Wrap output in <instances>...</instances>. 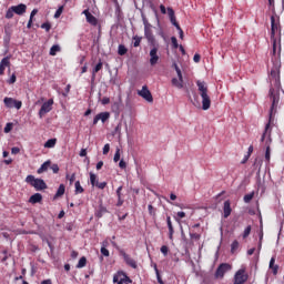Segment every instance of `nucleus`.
Returning <instances> with one entry per match:
<instances>
[{"label":"nucleus","instance_id":"f257e3e1","mask_svg":"<svg viewBox=\"0 0 284 284\" xmlns=\"http://www.w3.org/2000/svg\"><path fill=\"white\" fill-rule=\"evenodd\" d=\"M197 92L200 93V97L202 99V110H210L212 105V100L210 99V95L207 94V83L205 81L197 80Z\"/></svg>","mask_w":284,"mask_h":284},{"label":"nucleus","instance_id":"f03ea898","mask_svg":"<svg viewBox=\"0 0 284 284\" xmlns=\"http://www.w3.org/2000/svg\"><path fill=\"white\" fill-rule=\"evenodd\" d=\"M111 245L119 252V256H122L125 265L129 267H132V270H136L139 267V264H136V261H134L132 257H130V254L125 253V250L121 248L114 240H111Z\"/></svg>","mask_w":284,"mask_h":284},{"label":"nucleus","instance_id":"7ed1b4c3","mask_svg":"<svg viewBox=\"0 0 284 284\" xmlns=\"http://www.w3.org/2000/svg\"><path fill=\"white\" fill-rule=\"evenodd\" d=\"M276 32H281V22H276L274 16L271 17V41L273 43V52H276Z\"/></svg>","mask_w":284,"mask_h":284},{"label":"nucleus","instance_id":"20e7f679","mask_svg":"<svg viewBox=\"0 0 284 284\" xmlns=\"http://www.w3.org/2000/svg\"><path fill=\"white\" fill-rule=\"evenodd\" d=\"M143 24H144V37L149 43V45H159L156 43V38L154 37V33L152 31V24H150V22H148V20H143Z\"/></svg>","mask_w":284,"mask_h":284},{"label":"nucleus","instance_id":"39448f33","mask_svg":"<svg viewBox=\"0 0 284 284\" xmlns=\"http://www.w3.org/2000/svg\"><path fill=\"white\" fill-rule=\"evenodd\" d=\"M26 182L34 187L36 192H43V190H48V184L43 179H26Z\"/></svg>","mask_w":284,"mask_h":284},{"label":"nucleus","instance_id":"423d86ee","mask_svg":"<svg viewBox=\"0 0 284 284\" xmlns=\"http://www.w3.org/2000/svg\"><path fill=\"white\" fill-rule=\"evenodd\" d=\"M232 264L230 263H221L217 268L215 270L214 277L215 278H223L227 272H231Z\"/></svg>","mask_w":284,"mask_h":284},{"label":"nucleus","instance_id":"0eeeda50","mask_svg":"<svg viewBox=\"0 0 284 284\" xmlns=\"http://www.w3.org/2000/svg\"><path fill=\"white\" fill-rule=\"evenodd\" d=\"M53 105H54L53 99H49L48 101L43 102V104L41 105V108L38 112L39 119H43V116H45V114H48L49 112H52Z\"/></svg>","mask_w":284,"mask_h":284},{"label":"nucleus","instance_id":"6e6552de","mask_svg":"<svg viewBox=\"0 0 284 284\" xmlns=\"http://www.w3.org/2000/svg\"><path fill=\"white\" fill-rule=\"evenodd\" d=\"M3 103H4V106L8 108L9 110H12V108H16V110H21V108L23 106V102L14 98L6 97L3 99Z\"/></svg>","mask_w":284,"mask_h":284},{"label":"nucleus","instance_id":"1a4fd4ad","mask_svg":"<svg viewBox=\"0 0 284 284\" xmlns=\"http://www.w3.org/2000/svg\"><path fill=\"white\" fill-rule=\"evenodd\" d=\"M139 97L148 101V103H154V98L152 97V92L148 89V85H143L142 90L138 91Z\"/></svg>","mask_w":284,"mask_h":284},{"label":"nucleus","instance_id":"9d476101","mask_svg":"<svg viewBox=\"0 0 284 284\" xmlns=\"http://www.w3.org/2000/svg\"><path fill=\"white\" fill-rule=\"evenodd\" d=\"M250 276L247 275V274H245V268H240L236 273H235V275H234V281L236 282V283H242V284H245V283H247V278H248Z\"/></svg>","mask_w":284,"mask_h":284},{"label":"nucleus","instance_id":"9b49d317","mask_svg":"<svg viewBox=\"0 0 284 284\" xmlns=\"http://www.w3.org/2000/svg\"><path fill=\"white\" fill-rule=\"evenodd\" d=\"M151 51H150V64L151 65H156L159 63V47L158 45H151Z\"/></svg>","mask_w":284,"mask_h":284},{"label":"nucleus","instance_id":"f8f14e48","mask_svg":"<svg viewBox=\"0 0 284 284\" xmlns=\"http://www.w3.org/2000/svg\"><path fill=\"white\" fill-rule=\"evenodd\" d=\"M103 214H108V207L103 205V200H100L99 206L95 210L94 216L95 219H103Z\"/></svg>","mask_w":284,"mask_h":284},{"label":"nucleus","instance_id":"ddd939ff","mask_svg":"<svg viewBox=\"0 0 284 284\" xmlns=\"http://www.w3.org/2000/svg\"><path fill=\"white\" fill-rule=\"evenodd\" d=\"M82 14L85 16L87 21L90 23V26H98L99 24V20L97 19V17H94L90 10L85 9Z\"/></svg>","mask_w":284,"mask_h":284},{"label":"nucleus","instance_id":"4468645a","mask_svg":"<svg viewBox=\"0 0 284 284\" xmlns=\"http://www.w3.org/2000/svg\"><path fill=\"white\" fill-rule=\"evenodd\" d=\"M108 119H110V112H101L94 116L93 125H97V123H99V121H102V123H105V121H108Z\"/></svg>","mask_w":284,"mask_h":284},{"label":"nucleus","instance_id":"2eb2a0df","mask_svg":"<svg viewBox=\"0 0 284 284\" xmlns=\"http://www.w3.org/2000/svg\"><path fill=\"white\" fill-rule=\"evenodd\" d=\"M232 214V202L230 200L224 201L223 205V217L230 219V215Z\"/></svg>","mask_w":284,"mask_h":284},{"label":"nucleus","instance_id":"dca6fc26","mask_svg":"<svg viewBox=\"0 0 284 284\" xmlns=\"http://www.w3.org/2000/svg\"><path fill=\"white\" fill-rule=\"evenodd\" d=\"M270 97L272 100V106L270 111V121H272V113L274 112V108H277L278 105V98H276V94H274V90H270Z\"/></svg>","mask_w":284,"mask_h":284},{"label":"nucleus","instance_id":"f3484780","mask_svg":"<svg viewBox=\"0 0 284 284\" xmlns=\"http://www.w3.org/2000/svg\"><path fill=\"white\" fill-rule=\"evenodd\" d=\"M14 11V14H19L20 17L22 14H26L27 10H28V6L23 4V3H20L18 6H12L11 7Z\"/></svg>","mask_w":284,"mask_h":284},{"label":"nucleus","instance_id":"a211bd4d","mask_svg":"<svg viewBox=\"0 0 284 284\" xmlns=\"http://www.w3.org/2000/svg\"><path fill=\"white\" fill-rule=\"evenodd\" d=\"M166 225L169 229V239L170 241H174V225H172V217L170 215L166 216Z\"/></svg>","mask_w":284,"mask_h":284},{"label":"nucleus","instance_id":"6ab92c4d","mask_svg":"<svg viewBox=\"0 0 284 284\" xmlns=\"http://www.w3.org/2000/svg\"><path fill=\"white\" fill-rule=\"evenodd\" d=\"M43 201V195L41 193H34L29 197V203L31 205H37V203H41Z\"/></svg>","mask_w":284,"mask_h":284},{"label":"nucleus","instance_id":"aec40b11","mask_svg":"<svg viewBox=\"0 0 284 284\" xmlns=\"http://www.w3.org/2000/svg\"><path fill=\"white\" fill-rule=\"evenodd\" d=\"M91 185L98 187L99 190H105L108 182H99V179H90Z\"/></svg>","mask_w":284,"mask_h":284},{"label":"nucleus","instance_id":"412c9836","mask_svg":"<svg viewBox=\"0 0 284 284\" xmlns=\"http://www.w3.org/2000/svg\"><path fill=\"white\" fill-rule=\"evenodd\" d=\"M101 255L100 261H103V256L108 257L110 256V251L108 250V241L102 242V246L100 248Z\"/></svg>","mask_w":284,"mask_h":284},{"label":"nucleus","instance_id":"4be33fe9","mask_svg":"<svg viewBox=\"0 0 284 284\" xmlns=\"http://www.w3.org/2000/svg\"><path fill=\"white\" fill-rule=\"evenodd\" d=\"M268 267L272 270L274 276L278 274V265L276 264V257H271Z\"/></svg>","mask_w":284,"mask_h":284},{"label":"nucleus","instance_id":"5701e85b","mask_svg":"<svg viewBox=\"0 0 284 284\" xmlns=\"http://www.w3.org/2000/svg\"><path fill=\"white\" fill-rule=\"evenodd\" d=\"M116 274L120 277V280L123 281V283L132 284V278H130V276H128V273H125L124 271H118Z\"/></svg>","mask_w":284,"mask_h":284},{"label":"nucleus","instance_id":"b1692460","mask_svg":"<svg viewBox=\"0 0 284 284\" xmlns=\"http://www.w3.org/2000/svg\"><path fill=\"white\" fill-rule=\"evenodd\" d=\"M65 194V184H60L55 194L53 195V201H57V199H61Z\"/></svg>","mask_w":284,"mask_h":284},{"label":"nucleus","instance_id":"393cba45","mask_svg":"<svg viewBox=\"0 0 284 284\" xmlns=\"http://www.w3.org/2000/svg\"><path fill=\"white\" fill-rule=\"evenodd\" d=\"M171 83H172L173 88H178V90H183V75H182V79L173 78L171 80Z\"/></svg>","mask_w":284,"mask_h":284},{"label":"nucleus","instance_id":"a878e982","mask_svg":"<svg viewBox=\"0 0 284 284\" xmlns=\"http://www.w3.org/2000/svg\"><path fill=\"white\" fill-rule=\"evenodd\" d=\"M260 223H261V230L258 233L257 252H261V248L263 247V220H260Z\"/></svg>","mask_w":284,"mask_h":284},{"label":"nucleus","instance_id":"bb28decb","mask_svg":"<svg viewBox=\"0 0 284 284\" xmlns=\"http://www.w3.org/2000/svg\"><path fill=\"white\" fill-rule=\"evenodd\" d=\"M166 10H168L169 19H170L172 26L178 24L179 22L176 21V16L174 14V9L169 7Z\"/></svg>","mask_w":284,"mask_h":284},{"label":"nucleus","instance_id":"cd10ccee","mask_svg":"<svg viewBox=\"0 0 284 284\" xmlns=\"http://www.w3.org/2000/svg\"><path fill=\"white\" fill-rule=\"evenodd\" d=\"M100 70H103V62L101 60H99V63L93 68L92 81H94V79H97V72H99Z\"/></svg>","mask_w":284,"mask_h":284},{"label":"nucleus","instance_id":"c85d7f7f","mask_svg":"<svg viewBox=\"0 0 284 284\" xmlns=\"http://www.w3.org/2000/svg\"><path fill=\"white\" fill-rule=\"evenodd\" d=\"M52 165L51 161L44 162L41 168L38 169V174H43V172H48V169Z\"/></svg>","mask_w":284,"mask_h":284},{"label":"nucleus","instance_id":"c756f323","mask_svg":"<svg viewBox=\"0 0 284 284\" xmlns=\"http://www.w3.org/2000/svg\"><path fill=\"white\" fill-rule=\"evenodd\" d=\"M74 194H83V192H85V189H83V186H81V182L78 180L74 183Z\"/></svg>","mask_w":284,"mask_h":284},{"label":"nucleus","instance_id":"7c9ffc66","mask_svg":"<svg viewBox=\"0 0 284 284\" xmlns=\"http://www.w3.org/2000/svg\"><path fill=\"white\" fill-rule=\"evenodd\" d=\"M85 265H88V257L82 256V257H80V260H79V262H78L75 267L78 270H82V267H85Z\"/></svg>","mask_w":284,"mask_h":284},{"label":"nucleus","instance_id":"2f4dec72","mask_svg":"<svg viewBox=\"0 0 284 284\" xmlns=\"http://www.w3.org/2000/svg\"><path fill=\"white\" fill-rule=\"evenodd\" d=\"M57 52H61V47L59 44H54L51 47L49 54L51 57H57Z\"/></svg>","mask_w":284,"mask_h":284},{"label":"nucleus","instance_id":"473e14b6","mask_svg":"<svg viewBox=\"0 0 284 284\" xmlns=\"http://www.w3.org/2000/svg\"><path fill=\"white\" fill-rule=\"evenodd\" d=\"M118 54L120 57H125V54H128V48H125L123 44H119Z\"/></svg>","mask_w":284,"mask_h":284},{"label":"nucleus","instance_id":"72a5a7b5","mask_svg":"<svg viewBox=\"0 0 284 284\" xmlns=\"http://www.w3.org/2000/svg\"><path fill=\"white\" fill-rule=\"evenodd\" d=\"M0 67L2 68H10V57L7 55L6 58H3L0 62Z\"/></svg>","mask_w":284,"mask_h":284},{"label":"nucleus","instance_id":"f704fd0d","mask_svg":"<svg viewBox=\"0 0 284 284\" xmlns=\"http://www.w3.org/2000/svg\"><path fill=\"white\" fill-rule=\"evenodd\" d=\"M54 145H57V139H49V140L44 143V148H54Z\"/></svg>","mask_w":284,"mask_h":284},{"label":"nucleus","instance_id":"c9c22d12","mask_svg":"<svg viewBox=\"0 0 284 284\" xmlns=\"http://www.w3.org/2000/svg\"><path fill=\"white\" fill-rule=\"evenodd\" d=\"M64 8H65V4L60 6V7L58 8V10H57L55 13H54V19H59V18L61 17V14H63Z\"/></svg>","mask_w":284,"mask_h":284},{"label":"nucleus","instance_id":"e433bc0d","mask_svg":"<svg viewBox=\"0 0 284 284\" xmlns=\"http://www.w3.org/2000/svg\"><path fill=\"white\" fill-rule=\"evenodd\" d=\"M252 199H254V192L245 194L243 201L244 203H252Z\"/></svg>","mask_w":284,"mask_h":284},{"label":"nucleus","instance_id":"4c0bfd02","mask_svg":"<svg viewBox=\"0 0 284 284\" xmlns=\"http://www.w3.org/2000/svg\"><path fill=\"white\" fill-rule=\"evenodd\" d=\"M172 68H174V70H175V72H176V74H178V79H182V72H181V68H179V64H176V62H174L173 64H172Z\"/></svg>","mask_w":284,"mask_h":284},{"label":"nucleus","instance_id":"58836bf2","mask_svg":"<svg viewBox=\"0 0 284 284\" xmlns=\"http://www.w3.org/2000/svg\"><path fill=\"white\" fill-rule=\"evenodd\" d=\"M252 234V225H247L243 232V239H247Z\"/></svg>","mask_w":284,"mask_h":284},{"label":"nucleus","instance_id":"ea45409f","mask_svg":"<svg viewBox=\"0 0 284 284\" xmlns=\"http://www.w3.org/2000/svg\"><path fill=\"white\" fill-rule=\"evenodd\" d=\"M155 276L159 284H165L163 277H161V272L159 271V268H155Z\"/></svg>","mask_w":284,"mask_h":284},{"label":"nucleus","instance_id":"a19ab883","mask_svg":"<svg viewBox=\"0 0 284 284\" xmlns=\"http://www.w3.org/2000/svg\"><path fill=\"white\" fill-rule=\"evenodd\" d=\"M236 250H239V242H237V240H234L231 244V254H234V252H236Z\"/></svg>","mask_w":284,"mask_h":284},{"label":"nucleus","instance_id":"79ce46f5","mask_svg":"<svg viewBox=\"0 0 284 284\" xmlns=\"http://www.w3.org/2000/svg\"><path fill=\"white\" fill-rule=\"evenodd\" d=\"M14 17V9L10 7L6 12V19H12Z\"/></svg>","mask_w":284,"mask_h":284},{"label":"nucleus","instance_id":"37998d69","mask_svg":"<svg viewBox=\"0 0 284 284\" xmlns=\"http://www.w3.org/2000/svg\"><path fill=\"white\" fill-rule=\"evenodd\" d=\"M141 37H139V36H135V37H133V48H139V45H141Z\"/></svg>","mask_w":284,"mask_h":284},{"label":"nucleus","instance_id":"c03bdc74","mask_svg":"<svg viewBox=\"0 0 284 284\" xmlns=\"http://www.w3.org/2000/svg\"><path fill=\"white\" fill-rule=\"evenodd\" d=\"M171 43H172V48H173L174 50H178V49L180 48V45H179V40H176V37H172V38H171Z\"/></svg>","mask_w":284,"mask_h":284},{"label":"nucleus","instance_id":"a18cd8bd","mask_svg":"<svg viewBox=\"0 0 284 284\" xmlns=\"http://www.w3.org/2000/svg\"><path fill=\"white\" fill-rule=\"evenodd\" d=\"M150 216H156V209L152 204L148 205Z\"/></svg>","mask_w":284,"mask_h":284},{"label":"nucleus","instance_id":"49530a36","mask_svg":"<svg viewBox=\"0 0 284 284\" xmlns=\"http://www.w3.org/2000/svg\"><path fill=\"white\" fill-rule=\"evenodd\" d=\"M271 123H272V121L268 120V123L265 125V131H264V133L262 134V138H261L262 143H263V141H265V136L267 134V130H270Z\"/></svg>","mask_w":284,"mask_h":284},{"label":"nucleus","instance_id":"de8ad7c7","mask_svg":"<svg viewBox=\"0 0 284 284\" xmlns=\"http://www.w3.org/2000/svg\"><path fill=\"white\" fill-rule=\"evenodd\" d=\"M161 254H163V256H168V253L170 252V247H168V245H162L160 248Z\"/></svg>","mask_w":284,"mask_h":284},{"label":"nucleus","instance_id":"09e8293b","mask_svg":"<svg viewBox=\"0 0 284 284\" xmlns=\"http://www.w3.org/2000/svg\"><path fill=\"white\" fill-rule=\"evenodd\" d=\"M2 254H3V257L1 260V263H6V261H8V258H10V256H12V254H8V250H3Z\"/></svg>","mask_w":284,"mask_h":284},{"label":"nucleus","instance_id":"8fccbe9b","mask_svg":"<svg viewBox=\"0 0 284 284\" xmlns=\"http://www.w3.org/2000/svg\"><path fill=\"white\" fill-rule=\"evenodd\" d=\"M114 163H119V161H121V150H116L114 158H113Z\"/></svg>","mask_w":284,"mask_h":284},{"label":"nucleus","instance_id":"3c124183","mask_svg":"<svg viewBox=\"0 0 284 284\" xmlns=\"http://www.w3.org/2000/svg\"><path fill=\"white\" fill-rule=\"evenodd\" d=\"M7 83H9V85H13V83H17V74L12 73V75L10 77L9 80H7Z\"/></svg>","mask_w":284,"mask_h":284},{"label":"nucleus","instance_id":"603ef678","mask_svg":"<svg viewBox=\"0 0 284 284\" xmlns=\"http://www.w3.org/2000/svg\"><path fill=\"white\" fill-rule=\"evenodd\" d=\"M42 30H45V32H50L52 26L49 22H44L41 24Z\"/></svg>","mask_w":284,"mask_h":284},{"label":"nucleus","instance_id":"864d4df0","mask_svg":"<svg viewBox=\"0 0 284 284\" xmlns=\"http://www.w3.org/2000/svg\"><path fill=\"white\" fill-rule=\"evenodd\" d=\"M190 239L194 241H201V234L199 233H190Z\"/></svg>","mask_w":284,"mask_h":284},{"label":"nucleus","instance_id":"5fc2aeb1","mask_svg":"<svg viewBox=\"0 0 284 284\" xmlns=\"http://www.w3.org/2000/svg\"><path fill=\"white\" fill-rule=\"evenodd\" d=\"M113 283L123 284V281L119 277L118 273L113 275Z\"/></svg>","mask_w":284,"mask_h":284},{"label":"nucleus","instance_id":"6e6d98bb","mask_svg":"<svg viewBox=\"0 0 284 284\" xmlns=\"http://www.w3.org/2000/svg\"><path fill=\"white\" fill-rule=\"evenodd\" d=\"M12 132V123H7L6 126H4V133L8 134Z\"/></svg>","mask_w":284,"mask_h":284},{"label":"nucleus","instance_id":"4d7b16f0","mask_svg":"<svg viewBox=\"0 0 284 284\" xmlns=\"http://www.w3.org/2000/svg\"><path fill=\"white\" fill-rule=\"evenodd\" d=\"M49 168L52 170L53 174H58V172H59V164H51Z\"/></svg>","mask_w":284,"mask_h":284},{"label":"nucleus","instance_id":"13d9d810","mask_svg":"<svg viewBox=\"0 0 284 284\" xmlns=\"http://www.w3.org/2000/svg\"><path fill=\"white\" fill-rule=\"evenodd\" d=\"M179 219H185V212L183 211L178 212V217H175V221H178V223L180 222Z\"/></svg>","mask_w":284,"mask_h":284},{"label":"nucleus","instance_id":"bf43d9fd","mask_svg":"<svg viewBox=\"0 0 284 284\" xmlns=\"http://www.w3.org/2000/svg\"><path fill=\"white\" fill-rule=\"evenodd\" d=\"M65 230H67L68 232H72V230H74V223H67V224H65Z\"/></svg>","mask_w":284,"mask_h":284},{"label":"nucleus","instance_id":"052dcab7","mask_svg":"<svg viewBox=\"0 0 284 284\" xmlns=\"http://www.w3.org/2000/svg\"><path fill=\"white\" fill-rule=\"evenodd\" d=\"M102 153H103L104 155L110 153V144L106 143V144L103 146Z\"/></svg>","mask_w":284,"mask_h":284},{"label":"nucleus","instance_id":"680f3d73","mask_svg":"<svg viewBox=\"0 0 284 284\" xmlns=\"http://www.w3.org/2000/svg\"><path fill=\"white\" fill-rule=\"evenodd\" d=\"M193 61H194L195 63H200V62H201V54L195 53L194 57H193Z\"/></svg>","mask_w":284,"mask_h":284},{"label":"nucleus","instance_id":"e2e57ef3","mask_svg":"<svg viewBox=\"0 0 284 284\" xmlns=\"http://www.w3.org/2000/svg\"><path fill=\"white\" fill-rule=\"evenodd\" d=\"M181 239H182L183 243H185V245H187V236H185V231H182Z\"/></svg>","mask_w":284,"mask_h":284},{"label":"nucleus","instance_id":"0e129e2a","mask_svg":"<svg viewBox=\"0 0 284 284\" xmlns=\"http://www.w3.org/2000/svg\"><path fill=\"white\" fill-rule=\"evenodd\" d=\"M19 152H21V149L17 148V146H13L11 149V154H19Z\"/></svg>","mask_w":284,"mask_h":284},{"label":"nucleus","instance_id":"69168bd1","mask_svg":"<svg viewBox=\"0 0 284 284\" xmlns=\"http://www.w3.org/2000/svg\"><path fill=\"white\" fill-rule=\"evenodd\" d=\"M102 105H108L110 103V98H103L101 100Z\"/></svg>","mask_w":284,"mask_h":284},{"label":"nucleus","instance_id":"338daca9","mask_svg":"<svg viewBox=\"0 0 284 284\" xmlns=\"http://www.w3.org/2000/svg\"><path fill=\"white\" fill-rule=\"evenodd\" d=\"M265 159L270 162V146L266 148Z\"/></svg>","mask_w":284,"mask_h":284},{"label":"nucleus","instance_id":"774afa93","mask_svg":"<svg viewBox=\"0 0 284 284\" xmlns=\"http://www.w3.org/2000/svg\"><path fill=\"white\" fill-rule=\"evenodd\" d=\"M41 284H52V280L48 278V280H43L41 282Z\"/></svg>","mask_w":284,"mask_h":284}]
</instances>
